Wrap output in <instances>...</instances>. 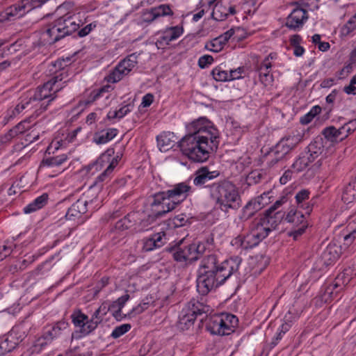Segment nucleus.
<instances>
[{
	"label": "nucleus",
	"mask_w": 356,
	"mask_h": 356,
	"mask_svg": "<svg viewBox=\"0 0 356 356\" xmlns=\"http://www.w3.org/2000/svg\"><path fill=\"white\" fill-rule=\"evenodd\" d=\"M264 159L268 167L275 166L280 161H282L285 156L281 154L276 147H273L265 155Z\"/></svg>",
	"instance_id": "nucleus-28"
},
{
	"label": "nucleus",
	"mask_w": 356,
	"mask_h": 356,
	"mask_svg": "<svg viewBox=\"0 0 356 356\" xmlns=\"http://www.w3.org/2000/svg\"><path fill=\"white\" fill-rule=\"evenodd\" d=\"M314 161L309 158V156L305 152L302 153L299 157L294 161L292 168L297 172L305 170Z\"/></svg>",
	"instance_id": "nucleus-31"
},
{
	"label": "nucleus",
	"mask_w": 356,
	"mask_h": 356,
	"mask_svg": "<svg viewBox=\"0 0 356 356\" xmlns=\"http://www.w3.org/2000/svg\"><path fill=\"white\" fill-rule=\"evenodd\" d=\"M241 258L234 257L218 263L214 254L204 257L197 272V290L202 296L222 285L232 275L238 273Z\"/></svg>",
	"instance_id": "nucleus-3"
},
{
	"label": "nucleus",
	"mask_w": 356,
	"mask_h": 356,
	"mask_svg": "<svg viewBox=\"0 0 356 356\" xmlns=\"http://www.w3.org/2000/svg\"><path fill=\"white\" fill-rule=\"evenodd\" d=\"M104 316L100 314L97 309L92 314L90 319H89V323L87 326L88 332H93L98 326L99 323L103 321Z\"/></svg>",
	"instance_id": "nucleus-42"
},
{
	"label": "nucleus",
	"mask_w": 356,
	"mask_h": 356,
	"mask_svg": "<svg viewBox=\"0 0 356 356\" xmlns=\"http://www.w3.org/2000/svg\"><path fill=\"white\" fill-rule=\"evenodd\" d=\"M175 137L172 132H163L156 137L157 145L161 152L171 149L175 143Z\"/></svg>",
	"instance_id": "nucleus-24"
},
{
	"label": "nucleus",
	"mask_w": 356,
	"mask_h": 356,
	"mask_svg": "<svg viewBox=\"0 0 356 356\" xmlns=\"http://www.w3.org/2000/svg\"><path fill=\"white\" fill-rule=\"evenodd\" d=\"M67 160V156L66 154H60L56 156L49 157L44 159L41 163V166L47 167H57L61 165L64 162Z\"/></svg>",
	"instance_id": "nucleus-36"
},
{
	"label": "nucleus",
	"mask_w": 356,
	"mask_h": 356,
	"mask_svg": "<svg viewBox=\"0 0 356 356\" xmlns=\"http://www.w3.org/2000/svg\"><path fill=\"white\" fill-rule=\"evenodd\" d=\"M285 212L282 211H277L275 213L269 212L266 210L265 214L260 219L264 223V227L269 228L270 232L277 228L280 222L284 220Z\"/></svg>",
	"instance_id": "nucleus-22"
},
{
	"label": "nucleus",
	"mask_w": 356,
	"mask_h": 356,
	"mask_svg": "<svg viewBox=\"0 0 356 356\" xmlns=\"http://www.w3.org/2000/svg\"><path fill=\"white\" fill-rule=\"evenodd\" d=\"M166 250L172 254L173 259L185 265H191L197 261L204 253L206 245L203 243L184 244L183 240L168 247Z\"/></svg>",
	"instance_id": "nucleus-6"
},
{
	"label": "nucleus",
	"mask_w": 356,
	"mask_h": 356,
	"mask_svg": "<svg viewBox=\"0 0 356 356\" xmlns=\"http://www.w3.org/2000/svg\"><path fill=\"white\" fill-rule=\"evenodd\" d=\"M211 75L217 81H229L228 72L220 66H217L211 71Z\"/></svg>",
	"instance_id": "nucleus-43"
},
{
	"label": "nucleus",
	"mask_w": 356,
	"mask_h": 356,
	"mask_svg": "<svg viewBox=\"0 0 356 356\" xmlns=\"http://www.w3.org/2000/svg\"><path fill=\"white\" fill-rule=\"evenodd\" d=\"M232 245L241 248L242 250H247L255 247L253 245V242L249 235L247 234L245 236H238L234 238L232 241Z\"/></svg>",
	"instance_id": "nucleus-38"
},
{
	"label": "nucleus",
	"mask_w": 356,
	"mask_h": 356,
	"mask_svg": "<svg viewBox=\"0 0 356 356\" xmlns=\"http://www.w3.org/2000/svg\"><path fill=\"white\" fill-rule=\"evenodd\" d=\"M124 75L127 74L122 73L120 69L118 70V66L117 65L115 70L108 75V81L111 83H116L120 81Z\"/></svg>",
	"instance_id": "nucleus-49"
},
{
	"label": "nucleus",
	"mask_w": 356,
	"mask_h": 356,
	"mask_svg": "<svg viewBox=\"0 0 356 356\" xmlns=\"http://www.w3.org/2000/svg\"><path fill=\"white\" fill-rule=\"evenodd\" d=\"M113 168H114L113 164L111 163L106 168V169L97 177L95 184H97V182H102V181H105L106 178L108 177V175L112 172V171L113 170Z\"/></svg>",
	"instance_id": "nucleus-56"
},
{
	"label": "nucleus",
	"mask_w": 356,
	"mask_h": 356,
	"mask_svg": "<svg viewBox=\"0 0 356 356\" xmlns=\"http://www.w3.org/2000/svg\"><path fill=\"white\" fill-rule=\"evenodd\" d=\"M242 72L243 69L241 67H238L236 70H232L228 72L229 81L241 78Z\"/></svg>",
	"instance_id": "nucleus-58"
},
{
	"label": "nucleus",
	"mask_w": 356,
	"mask_h": 356,
	"mask_svg": "<svg viewBox=\"0 0 356 356\" xmlns=\"http://www.w3.org/2000/svg\"><path fill=\"white\" fill-rule=\"evenodd\" d=\"M0 348L6 354L12 351L15 348V343L6 339L0 341Z\"/></svg>",
	"instance_id": "nucleus-51"
},
{
	"label": "nucleus",
	"mask_w": 356,
	"mask_h": 356,
	"mask_svg": "<svg viewBox=\"0 0 356 356\" xmlns=\"http://www.w3.org/2000/svg\"><path fill=\"white\" fill-rule=\"evenodd\" d=\"M135 213H130L125 216L123 218L119 220L115 225V229L122 232L130 228L135 221Z\"/></svg>",
	"instance_id": "nucleus-33"
},
{
	"label": "nucleus",
	"mask_w": 356,
	"mask_h": 356,
	"mask_svg": "<svg viewBox=\"0 0 356 356\" xmlns=\"http://www.w3.org/2000/svg\"><path fill=\"white\" fill-rule=\"evenodd\" d=\"M48 201V195L43 193L40 196L35 198L32 202L39 209H42L45 206Z\"/></svg>",
	"instance_id": "nucleus-54"
},
{
	"label": "nucleus",
	"mask_w": 356,
	"mask_h": 356,
	"mask_svg": "<svg viewBox=\"0 0 356 356\" xmlns=\"http://www.w3.org/2000/svg\"><path fill=\"white\" fill-rule=\"evenodd\" d=\"M339 257L338 247L335 245H328L321 254V259L325 265H330Z\"/></svg>",
	"instance_id": "nucleus-27"
},
{
	"label": "nucleus",
	"mask_w": 356,
	"mask_h": 356,
	"mask_svg": "<svg viewBox=\"0 0 356 356\" xmlns=\"http://www.w3.org/2000/svg\"><path fill=\"white\" fill-rule=\"evenodd\" d=\"M132 107L133 106L131 104H128L117 110L116 113L118 114V118L121 119L127 115L129 112H131Z\"/></svg>",
	"instance_id": "nucleus-57"
},
{
	"label": "nucleus",
	"mask_w": 356,
	"mask_h": 356,
	"mask_svg": "<svg viewBox=\"0 0 356 356\" xmlns=\"http://www.w3.org/2000/svg\"><path fill=\"white\" fill-rule=\"evenodd\" d=\"M175 202H172L163 192L156 193L153 196L150 203L151 216L154 218H161L167 213L176 208Z\"/></svg>",
	"instance_id": "nucleus-10"
},
{
	"label": "nucleus",
	"mask_w": 356,
	"mask_h": 356,
	"mask_svg": "<svg viewBox=\"0 0 356 356\" xmlns=\"http://www.w3.org/2000/svg\"><path fill=\"white\" fill-rule=\"evenodd\" d=\"M168 241L166 234L164 232L152 234L150 237L143 240V250L149 252L163 246Z\"/></svg>",
	"instance_id": "nucleus-19"
},
{
	"label": "nucleus",
	"mask_w": 356,
	"mask_h": 356,
	"mask_svg": "<svg viewBox=\"0 0 356 356\" xmlns=\"http://www.w3.org/2000/svg\"><path fill=\"white\" fill-rule=\"evenodd\" d=\"M83 345L71 344L70 348L66 351L67 356H86L82 353L81 350L83 348Z\"/></svg>",
	"instance_id": "nucleus-47"
},
{
	"label": "nucleus",
	"mask_w": 356,
	"mask_h": 356,
	"mask_svg": "<svg viewBox=\"0 0 356 356\" xmlns=\"http://www.w3.org/2000/svg\"><path fill=\"white\" fill-rule=\"evenodd\" d=\"M310 195V191L307 189H302L298 192L295 196V199L298 205L300 207H304L305 210V214L309 215L312 209V207L307 204L304 203V202L309 199Z\"/></svg>",
	"instance_id": "nucleus-30"
},
{
	"label": "nucleus",
	"mask_w": 356,
	"mask_h": 356,
	"mask_svg": "<svg viewBox=\"0 0 356 356\" xmlns=\"http://www.w3.org/2000/svg\"><path fill=\"white\" fill-rule=\"evenodd\" d=\"M219 175L218 171H210L207 167H202L194 175L193 184L204 188L221 211L228 213L230 209L237 210L241 207L238 188L227 179L211 181Z\"/></svg>",
	"instance_id": "nucleus-2"
},
{
	"label": "nucleus",
	"mask_w": 356,
	"mask_h": 356,
	"mask_svg": "<svg viewBox=\"0 0 356 356\" xmlns=\"http://www.w3.org/2000/svg\"><path fill=\"white\" fill-rule=\"evenodd\" d=\"M87 205L88 201L86 200L83 198L79 199L68 209L65 215L66 218L70 220H80L82 215L88 211Z\"/></svg>",
	"instance_id": "nucleus-21"
},
{
	"label": "nucleus",
	"mask_w": 356,
	"mask_h": 356,
	"mask_svg": "<svg viewBox=\"0 0 356 356\" xmlns=\"http://www.w3.org/2000/svg\"><path fill=\"white\" fill-rule=\"evenodd\" d=\"M163 192L177 206L192 193V188L186 182H181L174 185L171 189Z\"/></svg>",
	"instance_id": "nucleus-13"
},
{
	"label": "nucleus",
	"mask_w": 356,
	"mask_h": 356,
	"mask_svg": "<svg viewBox=\"0 0 356 356\" xmlns=\"http://www.w3.org/2000/svg\"><path fill=\"white\" fill-rule=\"evenodd\" d=\"M284 220L292 225L293 230L291 231L289 235L292 236L294 240H297L308 227L305 214L293 209H291L288 213L285 215Z\"/></svg>",
	"instance_id": "nucleus-11"
},
{
	"label": "nucleus",
	"mask_w": 356,
	"mask_h": 356,
	"mask_svg": "<svg viewBox=\"0 0 356 356\" xmlns=\"http://www.w3.org/2000/svg\"><path fill=\"white\" fill-rule=\"evenodd\" d=\"M97 310L100 314H102V316H104L107 314L108 311H112L113 309L111 308V304L104 302L99 306Z\"/></svg>",
	"instance_id": "nucleus-62"
},
{
	"label": "nucleus",
	"mask_w": 356,
	"mask_h": 356,
	"mask_svg": "<svg viewBox=\"0 0 356 356\" xmlns=\"http://www.w3.org/2000/svg\"><path fill=\"white\" fill-rule=\"evenodd\" d=\"M325 138L332 143H338L341 141L339 134H338L337 129L333 126L325 128L322 131Z\"/></svg>",
	"instance_id": "nucleus-39"
},
{
	"label": "nucleus",
	"mask_w": 356,
	"mask_h": 356,
	"mask_svg": "<svg viewBox=\"0 0 356 356\" xmlns=\"http://www.w3.org/2000/svg\"><path fill=\"white\" fill-rule=\"evenodd\" d=\"M337 294L338 291H334V288L327 286L323 296V298L325 302H328L334 298Z\"/></svg>",
	"instance_id": "nucleus-53"
},
{
	"label": "nucleus",
	"mask_w": 356,
	"mask_h": 356,
	"mask_svg": "<svg viewBox=\"0 0 356 356\" xmlns=\"http://www.w3.org/2000/svg\"><path fill=\"white\" fill-rule=\"evenodd\" d=\"M118 134L115 128L103 129L95 133L92 140L97 145L106 144L113 139Z\"/></svg>",
	"instance_id": "nucleus-23"
},
{
	"label": "nucleus",
	"mask_w": 356,
	"mask_h": 356,
	"mask_svg": "<svg viewBox=\"0 0 356 356\" xmlns=\"http://www.w3.org/2000/svg\"><path fill=\"white\" fill-rule=\"evenodd\" d=\"M324 151L323 138L316 137L307 147V151L305 152L309 156L312 160L314 161Z\"/></svg>",
	"instance_id": "nucleus-25"
},
{
	"label": "nucleus",
	"mask_w": 356,
	"mask_h": 356,
	"mask_svg": "<svg viewBox=\"0 0 356 356\" xmlns=\"http://www.w3.org/2000/svg\"><path fill=\"white\" fill-rule=\"evenodd\" d=\"M131 328V326L129 323L120 325L113 329L111 336L113 339H118L129 331Z\"/></svg>",
	"instance_id": "nucleus-45"
},
{
	"label": "nucleus",
	"mask_w": 356,
	"mask_h": 356,
	"mask_svg": "<svg viewBox=\"0 0 356 356\" xmlns=\"http://www.w3.org/2000/svg\"><path fill=\"white\" fill-rule=\"evenodd\" d=\"M277 58L276 53H270L257 66L256 70L259 73V80L265 86L271 85L274 81L270 71L273 66L272 61Z\"/></svg>",
	"instance_id": "nucleus-12"
},
{
	"label": "nucleus",
	"mask_w": 356,
	"mask_h": 356,
	"mask_svg": "<svg viewBox=\"0 0 356 356\" xmlns=\"http://www.w3.org/2000/svg\"><path fill=\"white\" fill-rule=\"evenodd\" d=\"M110 88H111L110 86H106L99 88V90H93L90 95V98L91 99L90 101H92V102L96 101L97 99H99L100 97H104L105 94H106V95L105 96V98L108 99V93L109 92Z\"/></svg>",
	"instance_id": "nucleus-46"
},
{
	"label": "nucleus",
	"mask_w": 356,
	"mask_h": 356,
	"mask_svg": "<svg viewBox=\"0 0 356 356\" xmlns=\"http://www.w3.org/2000/svg\"><path fill=\"white\" fill-rule=\"evenodd\" d=\"M12 252V248L10 246L3 245L0 246V261H2L4 258L8 257Z\"/></svg>",
	"instance_id": "nucleus-63"
},
{
	"label": "nucleus",
	"mask_w": 356,
	"mask_h": 356,
	"mask_svg": "<svg viewBox=\"0 0 356 356\" xmlns=\"http://www.w3.org/2000/svg\"><path fill=\"white\" fill-rule=\"evenodd\" d=\"M307 11L302 8H295L286 19V26L290 30L298 31L308 19Z\"/></svg>",
	"instance_id": "nucleus-14"
},
{
	"label": "nucleus",
	"mask_w": 356,
	"mask_h": 356,
	"mask_svg": "<svg viewBox=\"0 0 356 356\" xmlns=\"http://www.w3.org/2000/svg\"><path fill=\"white\" fill-rule=\"evenodd\" d=\"M321 111V107L318 105L313 106L311 110L300 118V124L303 125L308 124Z\"/></svg>",
	"instance_id": "nucleus-41"
},
{
	"label": "nucleus",
	"mask_w": 356,
	"mask_h": 356,
	"mask_svg": "<svg viewBox=\"0 0 356 356\" xmlns=\"http://www.w3.org/2000/svg\"><path fill=\"white\" fill-rule=\"evenodd\" d=\"M356 238V227L343 237L344 244L350 245Z\"/></svg>",
	"instance_id": "nucleus-59"
},
{
	"label": "nucleus",
	"mask_w": 356,
	"mask_h": 356,
	"mask_svg": "<svg viewBox=\"0 0 356 356\" xmlns=\"http://www.w3.org/2000/svg\"><path fill=\"white\" fill-rule=\"evenodd\" d=\"M15 136H17V135L15 134V131L11 129L6 134L1 136L0 141L2 143H6L10 141Z\"/></svg>",
	"instance_id": "nucleus-61"
},
{
	"label": "nucleus",
	"mask_w": 356,
	"mask_h": 356,
	"mask_svg": "<svg viewBox=\"0 0 356 356\" xmlns=\"http://www.w3.org/2000/svg\"><path fill=\"white\" fill-rule=\"evenodd\" d=\"M138 56L132 54L122 60L118 65V70L120 69L122 73L128 74L137 64Z\"/></svg>",
	"instance_id": "nucleus-29"
},
{
	"label": "nucleus",
	"mask_w": 356,
	"mask_h": 356,
	"mask_svg": "<svg viewBox=\"0 0 356 356\" xmlns=\"http://www.w3.org/2000/svg\"><path fill=\"white\" fill-rule=\"evenodd\" d=\"M147 15L149 17L146 20L152 22L160 17L172 16L173 15V11L169 5L161 4L157 7L152 8Z\"/></svg>",
	"instance_id": "nucleus-26"
},
{
	"label": "nucleus",
	"mask_w": 356,
	"mask_h": 356,
	"mask_svg": "<svg viewBox=\"0 0 356 356\" xmlns=\"http://www.w3.org/2000/svg\"><path fill=\"white\" fill-rule=\"evenodd\" d=\"M81 25H83V22L77 15L68 13L49 24L43 31L42 35L44 39L50 44L54 43L76 31H78L77 35L79 38H83L89 35L97 27V23L93 22L79 29Z\"/></svg>",
	"instance_id": "nucleus-4"
},
{
	"label": "nucleus",
	"mask_w": 356,
	"mask_h": 356,
	"mask_svg": "<svg viewBox=\"0 0 356 356\" xmlns=\"http://www.w3.org/2000/svg\"><path fill=\"white\" fill-rule=\"evenodd\" d=\"M47 335L54 341L70 332V324L62 319L44 327Z\"/></svg>",
	"instance_id": "nucleus-18"
},
{
	"label": "nucleus",
	"mask_w": 356,
	"mask_h": 356,
	"mask_svg": "<svg viewBox=\"0 0 356 356\" xmlns=\"http://www.w3.org/2000/svg\"><path fill=\"white\" fill-rule=\"evenodd\" d=\"M189 218L184 213L179 214L175 216L172 220V223L175 227L184 226L188 222Z\"/></svg>",
	"instance_id": "nucleus-48"
},
{
	"label": "nucleus",
	"mask_w": 356,
	"mask_h": 356,
	"mask_svg": "<svg viewBox=\"0 0 356 356\" xmlns=\"http://www.w3.org/2000/svg\"><path fill=\"white\" fill-rule=\"evenodd\" d=\"M210 307L196 299L191 300L181 309L177 323V327L181 330H188L193 327L197 316L207 314Z\"/></svg>",
	"instance_id": "nucleus-8"
},
{
	"label": "nucleus",
	"mask_w": 356,
	"mask_h": 356,
	"mask_svg": "<svg viewBox=\"0 0 356 356\" xmlns=\"http://www.w3.org/2000/svg\"><path fill=\"white\" fill-rule=\"evenodd\" d=\"M268 193H263L257 198L250 201L243 209L241 219L247 220L252 217L254 213L261 209L265 203L261 202L264 197H268Z\"/></svg>",
	"instance_id": "nucleus-20"
},
{
	"label": "nucleus",
	"mask_w": 356,
	"mask_h": 356,
	"mask_svg": "<svg viewBox=\"0 0 356 356\" xmlns=\"http://www.w3.org/2000/svg\"><path fill=\"white\" fill-rule=\"evenodd\" d=\"M188 134L179 141L184 155L197 163L206 161L210 150L218 145V131L205 118L193 121L187 127Z\"/></svg>",
	"instance_id": "nucleus-1"
},
{
	"label": "nucleus",
	"mask_w": 356,
	"mask_h": 356,
	"mask_svg": "<svg viewBox=\"0 0 356 356\" xmlns=\"http://www.w3.org/2000/svg\"><path fill=\"white\" fill-rule=\"evenodd\" d=\"M33 0H21L0 13V22L14 21L35 8Z\"/></svg>",
	"instance_id": "nucleus-9"
},
{
	"label": "nucleus",
	"mask_w": 356,
	"mask_h": 356,
	"mask_svg": "<svg viewBox=\"0 0 356 356\" xmlns=\"http://www.w3.org/2000/svg\"><path fill=\"white\" fill-rule=\"evenodd\" d=\"M289 201V197L287 195L281 196L268 209L269 212L275 213L276 210H277L280 207H281L284 204L287 203Z\"/></svg>",
	"instance_id": "nucleus-50"
},
{
	"label": "nucleus",
	"mask_w": 356,
	"mask_h": 356,
	"mask_svg": "<svg viewBox=\"0 0 356 356\" xmlns=\"http://www.w3.org/2000/svg\"><path fill=\"white\" fill-rule=\"evenodd\" d=\"M269 233V228L264 227V223L260 218L255 219L250 225L249 235L255 246L266 238Z\"/></svg>",
	"instance_id": "nucleus-16"
},
{
	"label": "nucleus",
	"mask_w": 356,
	"mask_h": 356,
	"mask_svg": "<svg viewBox=\"0 0 356 356\" xmlns=\"http://www.w3.org/2000/svg\"><path fill=\"white\" fill-rule=\"evenodd\" d=\"M225 44H226L222 40V38L216 37L211 41L207 42L205 44L204 48L210 51L217 53L220 51Z\"/></svg>",
	"instance_id": "nucleus-40"
},
{
	"label": "nucleus",
	"mask_w": 356,
	"mask_h": 356,
	"mask_svg": "<svg viewBox=\"0 0 356 356\" xmlns=\"http://www.w3.org/2000/svg\"><path fill=\"white\" fill-rule=\"evenodd\" d=\"M67 70L62 68L61 71L55 74L48 81L39 86L35 90L31 99L36 106V112L41 113L45 111L50 103L56 97V94L63 88L70 79Z\"/></svg>",
	"instance_id": "nucleus-5"
},
{
	"label": "nucleus",
	"mask_w": 356,
	"mask_h": 356,
	"mask_svg": "<svg viewBox=\"0 0 356 356\" xmlns=\"http://www.w3.org/2000/svg\"><path fill=\"white\" fill-rule=\"evenodd\" d=\"M34 102L31 99V96L29 97L24 98L21 100V102L17 104L14 109L11 111L12 115H10V118H13L16 115L19 114L25 109H31L33 107H36Z\"/></svg>",
	"instance_id": "nucleus-35"
},
{
	"label": "nucleus",
	"mask_w": 356,
	"mask_h": 356,
	"mask_svg": "<svg viewBox=\"0 0 356 356\" xmlns=\"http://www.w3.org/2000/svg\"><path fill=\"white\" fill-rule=\"evenodd\" d=\"M356 29V13L351 17L341 29L343 35H348Z\"/></svg>",
	"instance_id": "nucleus-44"
},
{
	"label": "nucleus",
	"mask_w": 356,
	"mask_h": 356,
	"mask_svg": "<svg viewBox=\"0 0 356 356\" xmlns=\"http://www.w3.org/2000/svg\"><path fill=\"white\" fill-rule=\"evenodd\" d=\"M53 340L47 335V332L44 329L42 335L35 341L33 346V351L40 353Z\"/></svg>",
	"instance_id": "nucleus-37"
},
{
	"label": "nucleus",
	"mask_w": 356,
	"mask_h": 356,
	"mask_svg": "<svg viewBox=\"0 0 356 356\" xmlns=\"http://www.w3.org/2000/svg\"><path fill=\"white\" fill-rule=\"evenodd\" d=\"M213 62V58L210 55H204L200 57L198 60V66L201 69L206 68L209 65Z\"/></svg>",
	"instance_id": "nucleus-52"
},
{
	"label": "nucleus",
	"mask_w": 356,
	"mask_h": 356,
	"mask_svg": "<svg viewBox=\"0 0 356 356\" xmlns=\"http://www.w3.org/2000/svg\"><path fill=\"white\" fill-rule=\"evenodd\" d=\"M228 16V9L221 2H217L211 13V17L216 21H222Z\"/></svg>",
	"instance_id": "nucleus-34"
},
{
	"label": "nucleus",
	"mask_w": 356,
	"mask_h": 356,
	"mask_svg": "<svg viewBox=\"0 0 356 356\" xmlns=\"http://www.w3.org/2000/svg\"><path fill=\"white\" fill-rule=\"evenodd\" d=\"M184 33L182 26H175L165 29L161 32V35L157 39L156 44L160 47L168 45L170 42L179 38Z\"/></svg>",
	"instance_id": "nucleus-17"
},
{
	"label": "nucleus",
	"mask_w": 356,
	"mask_h": 356,
	"mask_svg": "<svg viewBox=\"0 0 356 356\" xmlns=\"http://www.w3.org/2000/svg\"><path fill=\"white\" fill-rule=\"evenodd\" d=\"M154 101V96L151 93H147L145 96H143L142 99V106L143 107L149 106Z\"/></svg>",
	"instance_id": "nucleus-64"
},
{
	"label": "nucleus",
	"mask_w": 356,
	"mask_h": 356,
	"mask_svg": "<svg viewBox=\"0 0 356 356\" xmlns=\"http://www.w3.org/2000/svg\"><path fill=\"white\" fill-rule=\"evenodd\" d=\"M128 299V295L120 297L116 301L111 303V308L113 309H122Z\"/></svg>",
	"instance_id": "nucleus-55"
},
{
	"label": "nucleus",
	"mask_w": 356,
	"mask_h": 356,
	"mask_svg": "<svg viewBox=\"0 0 356 356\" xmlns=\"http://www.w3.org/2000/svg\"><path fill=\"white\" fill-rule=\"evenodd\" d=\"M275 147H276L278 151L282 154L283 156H286L291 150L289 148L287 147V145L284 144V142H282V140H280L275 145Z\"/></svg>",
	"instance_id": "nucleus-60"
},
{
	"label": "nucleus",
	"mask_w": 356,
	"mask_h": 356,
	"mask_svg": "<svg viewBox=\"0 0 356 356\" xmlns=\"http://www.w3.org/2000/svg\"><path fill=\"white\" fill-rule=\"evenodd\" d=\"M71 318L75 327H79V331L72 334V340L74 337H81L88 335L92 332H88L87 326L89 323V318L87 315L82 313L80 310L74 311L72 315Z\"/></svg>",
	"instance_id": "nucleus-15"
},
{
	"label": "nucleus",
	"mask_w": 356,
	"mask_h": 356,
	"mask_svg": "<svg viewBox=\"0 0 356 356\" xmlns=\"http://www.w3.org/2000/svg\"><path fill=\"white\" fill-rule=\"evenodd\" d=\"M237 317L229 313H220L210 316L206 324L207 330L212 334L229 335L238 325Z\"/></svg>",
	"instance_id": "nucleus-7"
},
{
	"label": "nucleus",
	"mask_w": 356,
	"mask_h": 356,
	"mask_svg": "<svg viewBox=\"0 0 356 356\" xmlns=\"http://www.w3.org/2000/svg\"><path fill=\"white\" fill-rule=\"evenodd\" d=\"M303 136L299 131H293L291 134L282 138L281 140L291 151L302 140Z\"/></svg>",
	"instance_id": "nucleus-32"
}]
</instances>
